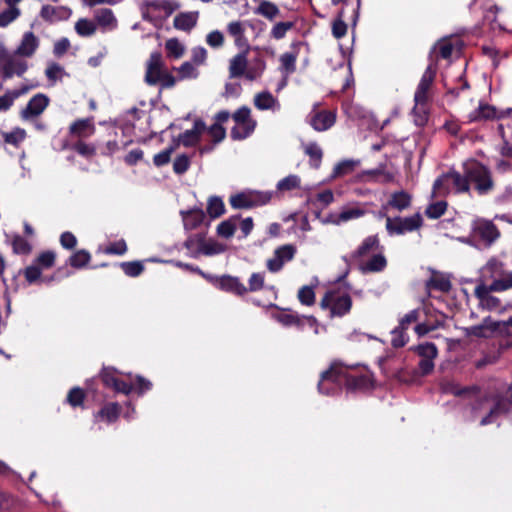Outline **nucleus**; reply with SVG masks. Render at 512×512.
<instances>
[{"mask_svg": "<svg viewBox=\"0 0 512 512\" xmlns=\"http://www.w3.org/2000/svg\"><path fill=\"white\" fill-rule=\"evenodd\" d=\"M368 379L364 376L355 377L349 374L348 368L339 363H333L328 371L321 375L318 390L325 395L335 394L343 384L350 388L365 386Z\"/></svg>", "mask_w": 512, "mask_h": 512, "instance_id": "obj_1", "label": "nucleus"}, {"mask_svg": "<svg viewBox=\"0 0 512 512\" xmlns=\"http://www.w3.org/2000/svg\"><path fill=\"white\" fill-rule=\"evenodd\" d=\"M500 237L501 232L492 220L477 217L471 222L469 235L461 241L477 249H489Z\"/></svg>", "mask_w": 512, "mask_h": 512, "instance_id": "obj_2", "label": "nucleus"}, {"mask_svg": "<svg viewBox=\"0 0 512 512\" xmlns=\"http://www.w3.org/2000/svg\"><path fill=\"white\" fill-rule=\"evenodd\" d=\"M462 168L468 177V183L474 185L478 195H488L495 188L491 170L478 160L470 159L463 163Z\"/></svg>", "mask_w": 512, "mask_h": 512, "instance_id": "obj_3", "label": "nucleus"}, {"mask_svg": "<svg viewBox=\"0 0 512 512\" xmlns=\"http://www.w3.org/2000/svg\"><path fill=\"white\" fill-rule=\"evenodd\" d=\"M451 188L455 194H465L470 192V184L466 173H460L454 168L442 173L433 183V196H447L451 192Z\"/></svg>", "mask_w": 512, "mask_h": 512, "instance_id": "obj_4", "label": "nucleus"}, {"mask_svg": "<svg viewBox=\"0 0 512 512\" xmlns=\"http://www.w3.org/2000/svg\"><path fill=\"white\" fill-rule=\"evenodd\" d=\"M506 409V402L499 396H479L473 405L475 415L486 414L480 420L482 426L493 423Z\"/></svg>", "mask_w": 512, "mask_h": 512, "instance_id": "obj_5", "label": "nucleus"}, {"mask_svg": "<svg viewBox=\"0 0 512 512\" xmlns=\"http://www.w3.org/2000/svg\"><path fill=\"white\" fill-rule=\"evenodd\" d=\"M322 309L330 311V317H343L352 307L349 293L340 290H328L320 301Z\"/></svg>", "mask_w": 512, "mask_h": 512, "instance_id": "obj_6", "label": "nucleus"}, {"mask_svg": "<svg viewBox=\"0 0 512 512\" xmlns=\"http://www.w3.org/2000/svg\"><path fill=\"white\" fill-rule=\"evenodd\" d=\"M24 57L10 53L5 47H0V76L3 79H10L14 75L22 77L28 70V62Z\"/></svg>", "mask_w": 512, "mask_h": 512, "instance_id": "obj_7", "label": "nucleus"}, {"mask_svg": "<svg viewBox=\"0 0 512 512\" xmlns=\"http://www.w3.org/2000/svg\"><path fill=\"white\" fill-rule=\"evenodd\" d=\"M232 118L235 122V126L230 132V136L233 140H244L254 132L257 123L251 118V110L249 107H240L232 114Z\"/></svg>", "mask_w": 512, "mask_h": 512, "instance_id": "obj_8", "label": "nucleus"}, {"mask_svg": "<svg viewBox=\"0 0 512 512\" xmlns=\"http://www.w3.org/2000/svg\"><path fill=\"white\" fill-rule=\"evenodd\" d=\"M423 226V218L420 213L412 216L391 218L386 216V230L389 235H403L405 233L414 232Z\"/></svg>", "mask_w": 512, "mask_h": 512, "instance_id": "obj_9", "label": "nucleus"}, {"mask_svg": "<svg viewBox=\"0 0 512 512\" xmlns=\"http://www.w3.org/2000/svg\"><path fill=\"white\" fill-rule=\"evenodd\" d=\"M437 65L430 63L425 69L414 93L416 104H428L431 100V88L435 81Z\"/></svg>", "mask_w": 512, "mask_h": 512, "instance_id": "obj_10", "label": "nucleus"}, {"mask_svg": "<svg viewBox=\"0 0 512 512\" xmlns=\"http://www.w3.org/2000/svg\"><path fill=\"white\" fill-rule=\"evenodd\" d=\"M512 109L498 110L495 106L480 103L479 107L468 115L469 122L499 120L511 113Z\"/></svg>", "mask_w": 512, "mask_h": 512, "instance_id": "obj_11", "label": "nucleus"}, {"mask_svg": "<svg viewBox=\"0 0 512 512\" xmlns=\"http://www.w3.org/2000/svg\"><path fill=\"white\" fill-rule=\"evenodd\" d=\"M205 131V122L200 118L196 119L193 123V128L179 134L177 138H173L172 144L178 143V146L182 144L184 147H193L200 142L201 135Z\"/></svg>", "mask_w": 512, "mask_h": 512, "instance_id": "obj_12", "label": "nucleus"}, {"mask_svg": "<svg viewBox=\"0 0 512 512\" xmlns=\"http://www.w3.org/2000/svg\"><path fill=\"white\" fill-rule=\"evenodd\" d=\"M415 351L421 356L419 362V369L423 375L429 374L434 369L433 360L437 356V348L432 343L420 344L415 348Z\"/></svg>", "mask_w": 512, "mask_h": 512, "instance_id": "obj_13", "label": "nucleus"}, {"mask_svg": "<svg viewBox=\"0 0 512 512\" xmlns=\"http://www.w3.org/2000/svg\"><path fill=\"white\" fill-rule=\"evenodd\" d=\"M163 61L162 54L159 51L152 52L147 62L145 82L148 85H156L160 81V75L162 71Z\"/></svg>", "mask_w": 512, "mask_h": 512, "instance_id": "obj_14", "label": "nucleus"}, {"mask_svg": "<svg viewBox=\"0 0 512 512\" xmlns=\"http://www.w3.org/2000/svg\"><path fill=\"white\" fill-rule=\"evenodd\" d=\"M101 378L106 386L113 388L116 392L129 394L133 389L132 383L125 382L118 378V371L114 368H104L101 373Z\"/></svg>", "mask_w": 512, "mask_h": 512, "instance_id": "obj_15", "label": "nucleus"}, {"mask_svg": "<svg viewBox=\"0 0 512 512\" xmlns=\"http://www.w3.org/2000/svg\"><path fill=\"white\" fill-rule=\"evenodd\" d=\"M411 203L412 196L408 192L404 190L393 192L387 203L382 206L380 216L386 217V214L383 211H386L388 208L401 212L408 209L411 206Z\"/></svg>", "mask_w": 512, "mask_h": 512, "instance_id": "obj_16", "label": "nucleus"}, {"mask_svg": "<svg viewBox=\"0 0 512 512\" xmlns=\"http://www.w3.org/2000/svg\"><path fill=\"white\" fill-rule=\"evenodd\" d=\"M336 121V114L330 110H321L310 114L309 123L316 131L322 132L331 128Z\"/></svg>", "mask_w": 512, "mask_h": 512, "instance_id": "obj_17", "label": "nucleus"}, {"mask_svg": "<svg viewBox=\"0 0 512 512\" xmlns=\"http://www.w3.org/2000/svg\"><path fill=\"white\" fill-rule=\"evenodd\" d=\"M39 45V38L32 31H27L23 34L20 44L14 51L16 55L31 58L39 48Z\"/></svg>", "mask_w": 512, "mask_h": 512, "instance_id": "obj_18", "label": "nucleus"}, {"mask_svg": "<svg viewBox=\"0 0 512 512\" xmlns=\"http://www.w3.org/2000/svg\"><path fill=\"white\" fill-rule=\"evenodd\" d=\"M491 292H495L494 290H490L489 286L485 283H480L475 287L474 294L479 300L480 305L483 308L488 310H497L501 307L500 300L491 295Z\"/></svg>", "mask_w": 512, "mask_h": 512, "instance_id": "obj_19", "label": "nucleus"}, {"mask_svg": "<svg viewBox=\"0 0 512 512\" xmlns=\"http://www.w3.org/2000/svg\"><path fill=\"white\" fill-rule=\"evenodd\" d=\"M216 285L219 289L237 296H243L248 291L247 287L239 278L230 275L219 277L216 281Z\"/></svg>", "mask_w": 512, "mask_h": 512, "instance_id": "obj_20", "label": "nucleus"}, {"mask_svg": "<svg viewBox=\"0 0 512 512\" xmlns=\"http://www.w3.org/2000/svg\"><path fill=\"white\" fill-rule=\"evenodd\" d=\"M48 104V97L42 93H38L29 100L26 107L22 110L21 115L25 119L38 116L46 109Z\"/></svg>", "mask_w": 512, "mask_h": 512, "instance_id": "obj_21", "label": "nucleus"}, {"mask_svg": "<svg viewBox=\"0 0 512 512\" xmlns=\"http://www.w3.org/2000/svg\"><path fill=\"white\" fill-rule=\"evenodd\" d=\"M301 46V42L292 43L291 51L285 52L280 56V70L285 76H289L296 71V61L299 55L297 48Z\"/></svg>", "mask_w": 512, "mask_h": 512, "instance_id": "obj_22", "label": "nucleus"}, {"mask_svg": "<svg viewBox=\"0 0 512 512\" xmlns=\"http://www.w3.org/2000/svg\"><path fill=\"white\" fill-rule=\"evenodd\" d=\"M228 70L230 78H246L248 72V54L239 52L233 56L229 61Z\"/></svg>", "mask_w": 512, "mask_h": 512, "instance_id": "obj_23", "label": "nucleus"}, {"mask_svg": "<svg viewBox=\"0 0 512 512\" xmlns=\"http://www.w3.org/2000/svg\"><path fill=\"white\" fill-rule=\"evenodd\" d=\"M70 14L71 10L65 6L54 7L51 5H43L40 10V17L49 23L66 20Z\"/></svg>", "mask_w": 512, "mask_h": 512, "instance_id": "obj_24", "label": "nucleus"}, {"mask_svg": "<svg viewBox=\"0 0 512 512\" xmlns=\"http://www.w3.org/2000/svg\"><path fill=\"white\" fill-rule=\"evenodd\" d=\"M69 133L78 138H88L95 133L93 118L75 120L69 127Z\"/></svg>", "mask_w": 512, "mask_h": 512, "instance_id": "obj_25", "label": "nucleus"}, {"mask_svg": "<svg viewBox=\"0 0 512 512\" xmlns=\"http://www.w3.org/2000/svg\"><path fill=\"white\" fill-rule=\"evenodd\" d=\"M180 215L182 216V221L185 230L197 229L205 219V213L201 208L181 210Z\"/></svg>", "mask_w": 512, "mask_h": 512, "instance_id": "obj_26", "label": "nucleus"}, {"mask_svg": "<svg viewBox=\"0 0 512 512\" xmlns=\"http://www.w3.org/2000/svg\"><path fill=\"white\" fill-rule=\"evenodd\" d=\"M266 70V61L262 54H255L253 58L248 60V72L246 79L254 81L262 77Z\"/></svg>", "mask_w": 512, "mask_h": 512, "instance_id": "obj_27", "label": "nucleus"}, {"mask_svg": "<svg viewBox=\"0 0 512 512\" xmlns=\"http://www.w3.org/2000/svg\"><path fill=\"white\" fill-rule=\"evenodd\" d=\"M425 287L428 291L438 290L443 293H448L452 288V284L450 279L445 275L433 272L431 277L426 281Z\"/></svg>", "mask_w": 512, "mask_h": 512, "instance_id": "obj_28", "label": "nucleus"}, {"mask_svg": "<svg viewBox=\"0 0 512 512\" xmlns=\"http://www.w3.org/2000/svg\"><path fill=\"white\" fill-rule=\"evenodd\" d=\"M387 266V259L382 252L374 254L369 260L360 265L363 273L382 272Z\"/></svg>", "mask_w": 512, "mask_h": 512, "instance_id": "obj_29", "label": "nucleus"}, {"mask_svg": "<svg viewBox=\"0 0 512 512\" xmlns=\"http://www.w3.org/2000/svg\"><path fill=\"white\" fill-rule=\"evenodd\" d=\"M385 168L386 164L382 163L375 169L363 171L362 175L368 177V180L387 184L394 180V174L392 172L386 171Z\"/></svg>", "mask_w": 512, "mask_h": 512, "instance_id": "obj_30", "label": "nucleus"}, {"mask_svg": "<svg viewBox=\"0 0 512 512\" xmlns=\"http://www.w3.org/2000/svg\"><path fill=\"white\" fill-rule=\"evenodd\" d=\"M505 272L504 264L496 258H491L482 268V278L485 281H493L499 276H503Z\"/></svg>", "mask_w": 512, "mask_h": 512, "instance_id": "obj_31", "label": "nucleus"}, {"mask_svg": "<svg viewBox=\"0 0 512 512\" xmlns=\"http://www.w3.org/2000/svg\"><path fill=\"white\" fill-rule=\"evenodd\" d=\"M379 249H383L380 245V240L378 235H370L366 237L357 250L353 253L354 258H360L368 255L370 252L377 251Z\"/></svg>", "mask_w": 512, "mask_h": 512, "instance_id": "obj_32", "label": "nucleus"}, {"mask_svg": "<svg viewBox=\"0 0 512 512\" xmlns=\"http://www.w3.org/2000/svg\"><path fill=\"white\" fill-rule=\"evenodd\" d=\"M255 13L261 15L269 21H274L275 19L282 17V13L279 10L278 6L268 0H261L259 5L255 9Z\"/></svg>", "mask_w": 512, "mask_h": 512, "instance_id": "obj_33", "label": "nucleus"}, {"mask_svg": "<svg viewBox=\"0 0 512 512\" xmlns=\"http://www.w3.org/2000/svg\"><path fill=\"white\" fill-rule=\"evenodd\" d=\"M120 414V406L117 403L105 405L96 415L95 421H104L106 423L115 422Z\"/></svg>", "mask_w": 512, "mask_h": 512, "instance_id": "obj_34", "label": "nucleus"}, {"mask_svg": "<svg viewBox=\"0 0 512 512\" xmlns=\"http://www.w3.org/2000/svg\"><path fill=\"white\" fill-rule=\"evenodd\" d=\"M239 219V215H233L230 218L219 223L216 228L217 235L225 239L233 237Z\"/></svg>", "mask_w": 512, "mask_h": 512, "instance_id": "obj_35", "label": "nucleus"}, {"mask_svg": "<svg viewBox=\"0 0 512 512\" xmlns=\"http://www.w3.org/2000/svg\"><path fill=\"white\" fill-rule=\"evenodd\" d=\"M95 19L97 24L103 28L114 29L117 26V20L113 11L109 8H102L96 12Z\"/></svg>", "mask_w": 512, "mask_h": 512, "instance_id": "obj_36", "label": "nucleus"}, {"mask_svg": "<svg viewBox=\"0 0 512 512\" xmlns=\"http://www.w3.org/2000/svg\"><path fill=\"white\" fill-rule=\"evenodd\" d=\"M305 154L309 156L310 166L314 169H318L323 157L321 147L316 142H310L305 146Z\"/></svg>", "mask_w": 512, "mask_h": 512, "instance_id": "obj_37", "label": "nucleus"}, {"mask_svg": "<svg viewBox=\"0 0 512 512\" xmlns=\"http://www.w3.org/2000/svg\"><path fill=\"white\" fill-rule=\"evenodd\" d=\"M226 212L225 204L221 197L211 196L207 201V213L210 218L216 219Z\"/></svg>", "mask_w": 512, "mask_h": 512, "instance_id": "obj_38", "label": "nucleus"}, {"mask_svg": "<svg viewBox=\"0 0 512 512\" xmlns=\"http://www.w3.org/2000/svg\"><path fill=\"white\" fill-rule=\"evenodd\" d=\"M360 165V160L346 159L339 162L333 169L332 177L339 178L351 174L357 166Z\"/></svg>", "mask_w": 512, "mask_h": 512, "instance_id": "obj_39", "label": "nucleus"}, {"mask_svg": "<svg viewBox=\"0 0 512 512\" xmlns=\"http://www.w3.org/2000/svg\"><path fill=\"white\" fill-rule=\"evenodd\" d=\"M276 103V98L269 91L260 92L254 97V105L258 110L272 109Z\"/></svg>", "mask_w": 512, "mask_h": 512, "instance_id": "obj_40", "label": "nucleus"}, {"mask_svg": "<svg viewBox=\"0 0 512 512\" xmlns=\"http://www.w3.org/2000/svg\"><path fill=\"white\" fill-rule=\"evenodd\" d=\"M174 27L182 31H190L196 25V17L192 13H180L175 16Z\"/></svg>", "mask_w": 512, "mask_h": 512, "instance_id": "obj_41", "label": "nucleus"}, {"mask_svg": "<svg viewBox=\"0 0 512 512\" xmlns=\"http://www.w3.org/2000/svg\"><path fill=\"white\" fill-rule=\"evenodd\" d=\"M11 245L13 253L17 255H29L32 252V244L21 235H14Z\"/></svg>", "mask_w": 512, "mask_h": 512, "instance_id": "obj_42", "label": "nucleus"}, {"mask_svg": "<svg viewBox=\"0 0 512 512\" xmlns=\"http://www.w3.org/2000/svg\"><path fill=\"white\" fill-rule=\"evenodd\" d=\"M91 259L90 253L85 250L81 249L76 252H74L67 260V263L76 269H81L85 267Z\"/></svg>", "mask_w": 512, "mask_h": 512, "instance_id": "obj_43", "label": "nucleus"}, {"mask_svg": "<svg viewBox=\"0 0 512 512\" xmlns=\"http://www.w3.org/2000/svg\"><path fill=\"white\" fill-rule=\"evenodd\" d=\"M56 253L52 250H45L39 253L34 259L35 263L41 270L50 269L55 265Z\"/></svg>", "mask_w": 512, "mask_h": 512, "instance_id": "obj_44", "label": "nucleus"}, {"mask_svg": "<svg viewBox=\"0 0 512 512\" xmlns=\"http://www.w3.org/2000/svg\"><path fill=\"white\" fill-rule=\"evenodd\" d=\"M345 11L341 9L332 23V35L336 39H341L347 34V24L344 21Z\"/></svg>", "mask_w": 512, "mask_h": 512, "instance_id": "obj_45", "label": "nucleus"}, {"mask_svg": "<svg viewBox=\"0 0 512 512\" xmlns=\"http://www.w3.org/2000/svg\"><path fill=\"white\" fill-rule=\"evenodd\" d=\"M96 25L93 21L86 18H80L75 23V31L81 37H90L96 32Z\"/></svg>", "mask_w": 512, "mask_h": 512, "instance_id": "obj_46", "label": "nucleus"}, {"mask_svg": "<svg viewBox=\"0 0 512 512\" xmlns=\"http://www.w3.org/2000/svg\"><path fill=\"white\" fill-rule=\"evenodd\" d=\"M229 203L234 209H250L253 208V203L250 194L237 193L229 198Z\"/></svg>", "mask_w": 512, "mask_h": 512, "instance_id": "obj_47", "label": "nucleus"}, {"mask_svg": "<svg viewBox=\"0 0 512 512\" xmlns=\"http://www.w3.org/2000/svg\"><path fill=\"white\" fill-rule=\"evenodd\" d=\"M488 286L490 290L496 292L506 291L512 288V272H505L503 276L494 279Z\"/></svg>", "mask_w": 512, "mask_h": 512, "instance_id": "obj_48", "label": "nucleus"}, {"mask_svg": "<svg viewBox=\"0 0 512 512\" xmlns=\"http://www.w3.org/2000/svg\"><path fill=\"white\" fill-rule=\"evenodd\" d=\"M448 203L444 200L429 204L425 209V215L430 219H438L445 214Z\"/></svg>", "mask_w": 512, "mask_h": 512, "instance_id": "obj_49", "label": "nucleus"}, {"mask_svg": "<svg viewBox=\"0 0 512 512\" xmlns=\"http://www.w3.org/2000/svg\"><path fill=\"white\" fill-rule=\"evenodd\" d=\"M301 180L298 175L290 174L277 183V190L281 192L300 188Z\"/></svg>", "mask_w": 512, "mask_h": 512, "instance_id": "obj_50", "label": "nucleus"}, {"mask_svg": "<svg viewBox=\"0 0 512 512\" xmlns=\"http://www.w3.org/2000/svg\"><path fill=\"white\" fill-rule=\"evenodd\" d=\"M410 322H402L401 325L397 328H395L393 331H392V339H391V343L394 347L396 348H399V347H403L407 341H408V336L406 334V324H409Z\"/></svg>", "mask_w": 512, "mask_h": 512, "instance_id": "obj_51", "label": "nucleus"}, {"mask_svg": "<svg viewBox=\"0 0 512 512\" xmlns=\"http://www.w3.org/2000/svg\"><path fill=\"white\" fill-rule=\"evenodd\" d=\"M167 56L174 59H179L184 54V46L177 38L168 39L165 43Z\"/></svg>", "mask_w": 512, "mask_h": 512, "instance_id": "obj_52", "label": "nucleus"}, {"mask_svg": "<svg viewBox=\"0 0 512 512\" xmlns=\"http://www.w3.org/2000/svg\"><path fill=\"white\" fill-rule=\"evenodd\" d=\"M428 104H416L413 107L414 122L417 126L423 127L427 124L429 119Z\"/></svg>", "mask_w": 512, "mask_h": 512, "instance_id": "obj_53", "label": "nucleus"}, {"mask_svg": "<svg viewBox=\"0 0 512 512\" xmlns=\"http://www.w3.org/2000/svg\"><path fill=\"white\" fill-rule=\"evenodd\" d=\"M295 26V21H281L276 23L270 32V36L276 40H280L285 37L286 33L293 29Z\"/></svg>", "mask_w": 512, "mask_h": 512, "instance_id": "obj_54", "label": "nucleus"}, {"mask_svg": "<svg viewBox=\"0 0 512 512\" xmlns=\"http://www.w3.org/2000/svg\"><path fill=\"white\" fill-rule=\"evenodd\" d=\"M178 148V143L171 144L168 148L157 153L153 157V163L157 167H162L170 162L171 155Z\"/></svg>", "mask_w": 512, "mask_h": 512, "instance_id": "obj_55", "label": "nucleus"}, {"mask_svg": "<svg viewBox=\"0 0 512 512\" xmlns=\"http://www.w3.org/2000/svg\"><path fill=\"white\" fill-rule=\"evenodd\" d=\"M3 137L5 143L18 147L20 143L23 142L26 138V131L22 128L17 127L11 132L4 133Z\"/></svg>", "mask_w": 512, "mask_h": 512, "instance_id": "obj_56", "label": "nucleus"}, {"mask_svg": "<svg viewBox=\"0 0 512 512\" xmlns=\"http://www.w3.org/2000/svg\"><path fill=\"white\" fill-rule=\"evenodd\" d=\"M72 150L77 152L79 155L89 159L96 155V148L92 144H88L83 142L82 140H78L76 143L72 145Z\"/></svg>", "mask_w": 512, "mask_h": 512, "instance_id": "obj_57", "label": "nucleus"}, {"mask_svg": "<svg viewBox=\"0 0 512 512\" xmlns=\"http://www.w3.org/2000/svg\"><path fill=\"white\" fill-rule=\"evenodd\" d=\"M20 16V9L18 7H10L0 13V27H7L10 23Z\"/></svg>", "mask_w": 512, "mask_h": 512, "instance_id": "obj_58", "label": "nucleus"}, {"mask_svg": "<svg viewBox=\"0 0 512 512\" xmlns=\"http://www.w3.org/2000/svg\"><path fill=\"white\" fill-rule=\"evenodd\" d=\"M296 247L292 244H285L278 247L274 255L277 256L283 263L291 261L296 254Z\"/></svg>", "mask_w": 512, "mask_h": 512, "instance_id": "obj_59", "label": "nucleus"}, {"mask_svg": "<svg viewBox=\"0 0 512 512\" xmlns=\"http://www.w3.org/2000/svg\"><path fill=\"white\" fill-rule=\"evenodd\" d=\"M120 266L129 277H137L144 271V265L140 261L122 262Z\"/></svg>", "mask_w": 512, "mask_h": 512, "instance_id": "obj_60", "label": "nucleus"}, {"mask_svg": "<svg viewBox=\"0 0 512 512\" xmlns=\"http://www.w3.org/2000/svg\"><path fill=\"white\" fill-rule=\"evenodd\" d=\"M23 276L29 284H33L37 281H41L42 270L35 263H32L24 269Z\"/></svg>", "mask_w": 512, "mask_h": 512, "instance_id": "obj_61", "label": "nucleus"}, {"mask_svg": "<svg viewBox=\"0 0 512 512\" xmlns=\"http://www.w3.org/2000/svg\"><path fill=\"white\" fill-rule=\"evenodd\" d=\"M206 131L212 138L213 144L222 142L226 137V129L222 125H219V123H214L208 128L206 127Z\"/></svg>", "mask_w": 512, "mask_h": 512, "instance_id": "obj_62", "label": "nucleus"}, {"mask_svg": "<svg viewBox=\"0 0 512 512\" xmlns=\"http://www.w3.org/2000/svg\"><path fill=\"white\" fill-rule=\"evenodd\" d=\"M179 73V79H195L198 77L199 72L194 67L193 63L191 62H184L182 65L177 69Z\"/></svg>", "mask_w": 512, "mask_h": 512, "instance_id": "obj_63", "label": "nucleus"}, {"mask_svg": "<svg viewBox=\"0 0 512 512\" xmlns=\"http://www.w3.org/2000/svg\"><path fill=\"white\" fill-rule=\"evenodd\" d=\"M190 158L186 154L178 155L173 162V171L175 174L182 175L190 167Z\"/></svg>", "mask_w": 512, "mask_h": 512, "instance_id": "obj_64", "label": "nucleus"}]
</instances>
